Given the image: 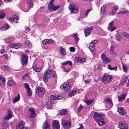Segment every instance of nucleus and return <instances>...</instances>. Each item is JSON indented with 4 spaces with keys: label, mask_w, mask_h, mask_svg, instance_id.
I'll use <instances>...</instances> for the list:
<instances>
[{
    "label": "nucleus",
    "mask_w": 129,
    "mask_h": 129,
    "mask_svg": "<svg viewBox=\"0 0 129 129\" xmlns=\"http://www.w3.org/2000/svg\"><path fill=\"white\" fill-rule=\"evenodd\" d=\"M105 114H98L95 113L94 115V120L100 126H102L105 124L104 121Z\"/></svg>",
    "instance_id": "f257e3e1"
},
{
    "label": "nucleus",
    "mask_w": 129,
    "mask_h": 129,
    "mask_svg": "<svg viewBox=\"0 0 129 129\" xmlns=\"http://www.w3.org/2000/svg\"><path fill=\"white\" fill-rule=\"evenodd\" d=\"M113 78L111 75L107 73H105L102 77V81L105 84L110 83L113 79Z\"/></svg>",
    "instance_id": "f03ea898"
},
{
    "label": "nucleus",
    "mask_w": 129,
    "mask_h": 129,
    "mask_svg": "<svg viewBox=\"0 0 129 129\" xmlns=\"http://www.w3.org/2000/svg\"><path fill=\"white\" fill-rule=\"evenodd\" d=\"M52 71L50 69H46L43 74V81L45 82H47L49 79L51 78L52 76Z\"/></svg>",
    "instance_id": "7ed1b4c3"
},
{
    "label": "nucleus",
    "mask_w": 129,
    "mask_h": 129,
    "mask_svg": "<svg viewBox=\"0 0 129 129\" xmlns=\"http://www.w3.org/2000/svg\"><path fill=\"white\" fill-rule=\"evenodd\" d=\"M35 91L37 95L39 97L43 96L46 93L44 89L40 86L36 87Z\"/></svg>",
    "instance_id": "20e7f679"
},
{
    "label": "nucleus",
    "mask_w": 129,
    "mask_h": 129,
    "mask_svg": "<svg viewBox=\"0 0 129 129\" xmlns=\"http://www.w3.org/2000/svg\"><path fill=\"white\" fill-rule=\"evenodd\" d=\"M61 124L63 127L65 129H69L71 126V122L70 121L63 120Z\"/></svg>",
    "instance_id": "39448f33"
},
{
    "label": "nucleus",
    "mask_w": 129,
    "mask_h": 129,
    "mask_svg": "<svg viewBox=\"0 0 129 129\" xmlns=\"http://www.w3.org/2000/svg\"><path fill=\"white\" fill-rule=\"evenodd\" d=\"M69 9L71 13H76L79 10L78 7L74 4H71L69 6Z\"/></svg>",
    "instance_id": "423d86ee"
},
{
    "label": "nucleus",
    "mask_w": 129,
    "mask_h": 129,
    "mask_svg": "<svg viewBox=\"0 0 129 129\" xmlns=\"http://www.w3.org/2000/svg\"><path fill=\"white\" fill-rule=\"evenodd\" d=\"M71 87L70 85L67 82L64 83L60 86V88L64 90H67Z\"/></svg>",
    "instance_id": "0eeeda50"
},
{
    "label": "nucleus",
    "mask_w": 129,
    "mask_h": 129,
    "mask_svg": "<svg viewBox=\"0 0 129 129\" xmlns=\"http://www.w3.org/2000/svg\"><path fill=\"white\" fill-rule=\"evenodd\" d=\"M119 128L120 129H128V125L124 121H121L118 124Z\"/></svg>",
    "instance_id": "6e6552de"
},
{
    "label": "nucleus",
    "mask_w": 129,
    "mask_h": 129,
    "mask_svg": "<svg viewBox=\"0 0 129 129\" xmlns=\"http://www.w3.org/2000/svg\"><path fill=\"white\" fill-rule=\"evenodd\" d=\"M28 116L31 118H33L35 116V113L33 108H30L29 109L27 113Z\"/></svg>",
    "instance_id": "1a4fd4ad"
},
{
    "label": "nucleus",
    "mask_w": 129,
    "mask_h": 129,
    "mask_svg": "<svg viewBox=\"0 0 129 129\" xmlns=\"http://www.w3.org/2000/svg\"><path fill=\"white\" fill-rule=\"evenodd\" d=\"M114 23L113 21H112L110 23H109L107 27L108 30L111 31L115 30L116 29V27L114 26Z\"/></svg>",
    "instance_id": "9d476101"
},
{
    "label": "nucleus",
    "mask_w": 129,
    "mask_h": 129,
    "mask_svg": "<svg viewBox=\"0 0 129 129\" xmlns=\"http://www.w3.org/2000/svg\"><path fill=\"white\" fill-rule=\"evenodd\" d=\"M98 41L95 40L92 41L89 45V49L92 52L94 50V45L98 42Z\"/></svg>",
    "instance_id": "9b49d317"
},
{
    "label": "nucleus",
    "mask_w": 129,
    "mask_h": 129,
    "mask_svg": "<svg viewBox=\"0 0 129 129\" xmlns=\"http://www.w3.org/2000/svg\"><path fill=\"white\" fill-rule=\"evenodd\" d=\"M24 122L23 121H21L18 123L16 127V129H28L24 127Z\"/></svg>",
    "instance_id": "f8f14e48"
},
{
    "label": "nucleus",
    "mask_w": 129,
    "mask_h": 129,
    "mask_svg": "<svg viewBox=\"0 0 129 129\" xmlns=\"http://www.w3.org/2000/svg\"><path fill=\"white\" fill-rule=\"evenodd\" d=\"M101 57L103 61L106 63H107L111 61L110 59L107 58L106 55L104 54H102Z\"/></svg>",
    "instance_id": "ddd939ff"
},
{
    "label": "nucleus",
    "mask_w": 129,
    "mask_h": 129,
    "mask_svg": "<svg viewBox=\"0 0 129 129\" xmlns=\"http://www.w3.org/2000/svg\"><path fill=\"white\" fill-rule=\"evenodd\" d=\"M118 111L120 114L123 115H126L127 113L126 110L122 107L118 108Z\"/></svg>",
    "instance_id": "4468645a"
},
{
    "label": "nucleus",
    "mask_w": 129,
    "mask_h": 129,
    "mask_svg": "<svg viewBox=\"0 0 129 129\" xmlns=\"http://www.w3.org/2000/svg\"><path fill=\"white\" fill-rule=\"evenodd\" d=\"M52 126L53 129H59L60 126L58 122L54 120L53 122Z\"/></svg>",
    "instance_id": "2eb2a0df"
},
{
    "label": "nucleus",
    "mask_w": 129,
    "mask_h": 129,
    "mask_svg": "<svg viewBox=\"0 0 129 129\" xmlns=\"http://www.w3.org/2000/svg\"><path fill=\"white\" fill-rule=\"evenodd\" d=\"M75 59L77 62L79 63L84 62L86 61V59L85 58L80 57H76Z\"/></svg>",
    "instance_id": "dca6fc26"
},
{
    "label": "nucleus",
    "mask_w": 129,
    "mask_h": 129,
    "mask_svg": "<svg viewBox=\"0 0 129 129\" xmlns=\"http://www.w3.org/2000/svg\"><path fill=\"white\" fill-rule=\"evenodd\" d=\"M93 28V26H91L86 29L84 30V33L85 35L86 36L89 35L92 31Z\"/></svg>",
    "instance_id": "f3484780"
},
{
    "label": "nucleus",
    "mask_w": 129,
    "mask_h": 129,
    "mask_svg": "<svg viewBox=\"0 0 129 129\" xmlns=\"http://www.w3.org/2000/svg\"><path fill=\"white\" fill-rule=\"evenodd\" d=\"M8 115L6 116L4 119V121H6L7 120H9L11 118L12 116V112L10 110H9L8 111Z\"/></svg>",
    "instance_id": "a211bd4d"
},
{
    "label": "nucleus",
    "mask_w": 129,
    "mask_h": 129,
    "mask_svg": "<svg viewBox=\"0 0 129 129\" xmlns=\"http://www.w3.org/2000/svg\"><path fill=\"white\" fill-rule=\"evenodd\" d=\"M127 94L125 93H123L120 95L118 96V100L119 102H121L124 100L126 95Z\"/></svg>",
    "instance_id": "6ab92c4d"
},
{
    "label": "nucleus",
    "mask_w": 129,
    "mask_h": 129,
    "mask_svg": "<svg viewBox=\"0 0 129 129\" xmlns=\"http://www.w3.org/2000/svg\"><path fill=\"white\" fill-rule=\"evenodd\" d=\"M59 7V6H56L52 4H50L48 6V8L50 10H52L54 11L56 10Z\"/></svg>",
    "instance_id": "aec40b11"
},
{
    "label": "nucleus",
    "mask_w": 129,
    "mask_h": 129,
    "mask_svg": "<svg viewBox=\"0 0 129 129\" xmlns=\"http://www.w3.org/2000/svg\"><path fill=\"white\" fill-rule=\"evenodd\" d=\"M27 6L28 9L27 10L24 11L25 12H28L29 10V9L32 7V1L31 0L28 1L27 3Z\"/></svg>",
    "instance_id": "412c9836"
},
{
    "label": "nucleus",
    "mask_w": 129,
    "mask_h": 129,
    "mask_svg": "<svg viewBox=\"0 0 129 129\" xmlns=\"http://www.w3.org/2000/svg\"><path fill=\"white\" fill-rule=\"evenodd\" d=\"M10 46L11 48H14L16 49L20 48L21 46L20 44L19 43L17 44L12 43L11 44Z\"/></svg>",
    "instance_id": "4be33fe9"
},
{
    "label": "nucleus",
    "mask_w": 129,
    "mask_h": 129,
    "mask_svg": "<svg viewBox=\"0 0 129 129\" xmlns=\"http://www.w3.org/2000/svg\"><path fill=\"white\" fill-rule=\"evenodd\" d=\"M9 19L12 22L14 21V22L17 23L18 20V18L17 16H14L12 17H9Z\"/></svg>",
    "instance_id": "5701e85b"
},
{
    "label": "nucleus",
    "mask_w": 129,
    "mask_h": 129,
    "mask_svg": "<svg viewBox=\"0 0 129 129\" xmlns=\"http://www.w3.org/2000/svg\"><path fill=\"white\" fill-rule=\"evenodd\" d=\"M43 128L44 129H50L49 123L47 121H45L44 123Z\"/></svg>",
    "instance_id": "b1692460"
},
{
    "label": "nucleus",
    "mask_w": 129,
    "mask_h": 129,
    "mask_svg": "<svg viewBox=\"0 0 129 129\" xmlns=\"http://www.w3.org/2000/svg\"><path fill=\"white\" fill-rule=\"evenodd\" d=\"M5 79L4 78V77L2 76H0V85H2L5 83Z\"/></svg>",
    "instance_id": "393cba45"
},
{
    "label": "nucleus",
    "mask_w": 129,
    "mask_h": 129,
    "mask_svg": "<svg viewBox=\"0 0 129 129\" xmlns=\"http://www.w3.org/2000/svg\"><path fill=\"white\" fill-rule=\"evenodd\" d=\"M106 7V5H104L101 8V12L102 14H104L106 12L105 10Z\"/></svg>",
    "instance_id": "a878e982"
},
{
    "label": "nucleus",
    "mask_w": 129,
    "mask_h": 129,
    "mask_svg": "<svg viewBox=\"0 0 129 129\" xmlns=\"http://www.w3.org/2000/svg\"><path fill=\"white\" fill-rule=\"evenodd\" d=\"M33 69L34 71L36 72H39L41 71L42 69V68L37 67L35 66H33Z\"/></svg>",
    "instance_id": "bb28decb"
},
{
    "label": "nucleus",
    "mask_w": 129,
    "mask_h": 129,
    "mask_svg": "<svg viewBox=\"0 0 129 129\" xmlns=\"http://www.w3.org/2000/svg\"><path fill=\"white\" fill-rule=\"evenodd\" d=\"M50 98L51 99L53 100H58L61 99L62 98V97L58 96L56 97L54 95H52L50 96Z\"/></svg>",
    "instance_id": "cd10ccee"
},
{
    "label": "nucleus",
    "mask_w": 129,
    "mask_h": 129,
    "mask_svg": "<svg viewBox=\"0 0 129 129\" xmlns=\"http://www.w3.org/2000/svg\"><path fill=\"white\" fill-rule=\"evenodd\" d=\"M7 84L8 85L10 86L12 85H16L14 81L12 80H9L8 81Z\"/></svg>",
    "instance_id": "c85d7f7f"
},
{
    "label": "nucleus",
    "mask_w": 129,
    "mask_h": 129,
    "mask_svg": "<svg viewBox=\"0 0 129 129\" xmlns=\"http://www.w3.org/2000/svg\"><path fill=\"white\" fill-rule=\"evenodd\" d=\"M127 78L126 77H122V80L121 83L122 84H123L125 83L127 81Z\"/></svg>",
    "instance_id": "c756f323"
},
{
    "label": "nucleus",
    "mask_w": 129,
    "mask_h": 129,
    "mask_svg": "<svg viewBox=\"0 0 129 129\" xmlns=\"http://www.w3.org/2000/svg\"><path fill=\"white\" fill-rule=\"evenodd\" d=\"M22 58L21 60V63L22 65H26L27 64L28 59L26 58L25 60H24Z\"/></svg>",
    "instance_id": "7c9ffc66"
},
{
    "label": "nucleus",
    "mask_w": 129,
    "mask_h": 129,
    "mask_svg": "<svg viewBox=\"0 0 129 129\" xmlns=\"http://www.w3.org/2000/svg\"><path fill=\"white\" fill-rule=\"evenodd\" d=\"M68 64H69L70 67H71L72 66V62L70 61L64 62H63L62 64V65L64 66Z\"/></svg>",
    "instance_id": "2f4dec72"
},
{
    "label": "nucleus",
    "mask_w": 129,
    "mask_h": 129,
    "mask_svg": "<svg viewBox=\"0 0 129 129\" xmlns=\"http://www.w3.org/2000/svg\"><path fill=\"white\" fill-rule=\"evenodd\" d=\"M20 98L19 94H18L17 97H15L13 100L12 102L13 103H15L16 102L18 101Z\"/></svg>",
    "instance_id": "473e14b6"
},
{
    "label": "nucleus",
    "mask_w": 129,
    "mask_h": 129,
    "mask_svg": "<svg viewBox=\"0 0 129 129\" xmlns=\"http://www.w3.org/2000/svg\"><path fill=\"white\" fill-rule=\"evenodd\" d=\"M67 111L66 109H62L60 111L59 114L61 115H64L67 113Z\"/></svg>",
    "instance_id": "72a5a7b5"
},
{
    "label": "nucleus",
    "mask_w": 129,
    "mask_h": 129,
    "mask_svg": "<svg viewBox=\"0 0 129 129\" xmlns=\"http://www.w3.org/2000/svg\"><path fill=\"white\" fill-rule=\"evenodd\" d=\"M60 53L61 54L63 55H66V51L64 49L61 47L60 48Z\"/></svg>",
    "instance_id": "f704fd0d"
},
{
    "label": "nucleus",
    "mask_w": 129,
    "mask_h": 129,
    "mask_svg": "<svg viewBox=\"0 0 129 129\" xmlns=\"http://www.w3.org/2000/svg\"><path fill=\"white\" fill-rule=\"evenodd\" d=\"M76 92V91L75 90H74L71 91L70 92L68 93V95L69 96L71 97L75 94Z\"/></svg>",
    "instance_id": "c9c22d12"
},
{
    "label": "nucleus",
    "mask_w": 129,
    "mask_h": 129,
    "mask_svg": "<svg viewBox=\"0 0 129 129\" xmlns=\"http://www.w3.org/2000/svg\"><path fill=\"white\" fill-rule=\"evenodd\" d=\"M117 68V67H116L113 68L111 67V66L110 65H108L107 66V68L108 69H110L111 70H116Z\"/></svg>",
    "instance_id": "e433bc0d"
},
{
    "label": "nucleus",
    "mask_w": 129,
    "mask_h": 129,
    "mask_svg": "<svg viewBox=\"0 0 129 129\" xmlns=\"http://www.w3.org/2000/svg\"><path fill=\"white\" fill-rule=\"evenodd\" d=\"M25 44L26 46L29 48H30L31 47V44L28 41H26L25 42Z\"/></svg>",
    "instance_id": "4c0bfd02"
},
{
    "label": "nucleus",
    "mask_w": 129,
    "mask_h": 129,
    "mask_svg": "<svg viewBox=\"0 0 129 129\" xmlns=\"http://www.w3.org/2000/svg\"><path fill=\"white\" fill-rule=\"evenodd\" d=\"M5 12L3 11H0V19H2L4 17Z\"/></svg>",
    "instance_id": "58836bf2"
},
{
    "label": "nucleus",
    "mask_w": 129,
    "mask_h": 129,
    "mask_svg": "<svg viewBox=\"0 0 129 129\" xmlns=\"http://www.w3.org/2000/svg\"><path fill=\"white\" fill-rule=\"evenodd\" d=\"M128 12L129 11L128 10H125L119 11V12H118V13L122 14L124 13H128Z\"/></svg>",
    "instance_id": "ea45409f"
},
{
    "label": "nucleus",
    "mask_w": 129,
    "mask_h": 129,
    "mask_svg": "<svg viewBox=\"0 0 129 129\" xmlns=\"http://www.w3.org/2000/svg\"><path fill=\"white\" fill-rule=\"evenodd\" d=\"M72 36L73 37H74L75 41L76 42H77L78 41V38L77 37V34L74 33L73 34Z\"/></svg>",
    "instance_id": "a19ab883"
},
{
    "label": "nucleus",
    "mask_w": 129,
    "mask_h": 129,
    "mask_svg": "<svg viewBox=\"0 0 129 129\" xmlns=\"http://www.w3.org/2000/svg\"><path fill=\"white\" fill-rule=\"evenodd\" d=\"M24 60H25L27 58L28 59V56L26 54H23L22 55L21 59V60H22V58H23Z\"/></svg>",
    "instance_id": "79ce46f5"
},
{
    "label": "nucleus",
    "mask_w": 129,
    "mask_h": 129,
    "mask_svg": "<svg viewBox=\"0 0 129 129\" xmlns=\"http://www.w3.org/2000/svg\"><path fill=\"white\" fill-rule=\"evenodd\" d=\"M9 25L7 24H5V25L2 27V29L4 30L7 29L9 27Z\"/></svg>",
    "instance_id": "37998d69"
},
{
    "label": "nucleus",
    "mask_w": 129,
    "mask_h": 129,
    "mask_svg": "<svg viewBox=\"0 0 129 129\" xmlns=\"http://www.w3.org/2000/svg\"><path fill=\"white\" fill-rule=\"evenodd\" d=\"M116 39L117 41H119L121 38V37L119 33H117L116 36Z\"/></svg>",
    "instance_id": "c03bdc74"
},
{
    "label": "nucleus",
    "mask_w": 129,
    "mask_h": 129,
    "mask_svg": "<svg viewBox=\"0 0 129 129\" xmlns=\"http://www.w3.org/2000/svg\"><path fill=\"white\" fill-rule=\"evenodd\" d=\"M107 101L109 103V104H110V106H113V104L111 100V99L110 98H108L107 99Z\"/></svg>",
    "instance_id": "a18cd8bd"
},
{
    "label": "nucleus",
    "mask_w": 129,
    "mask_h": 129,
    "mask_svg": "<svg viewBox=\"0 0 129 129\" xmlns=\"http://www.w3.org/2000/svg\"><path fill=\"white\" fill-rule=\"evenodd\" d=\"M1 67L2 69L4 70L8 69V67L7 66L5 65H2L1 66Z\"/></svg>",
    "instance_id": "49530a36"
},
{
    "label": "nucleus",
    "mask_w": 129,
    "mask_h": 129,
    "mask_svg": "<svg viewBox=\"0 0 129 129\" xmlns=\"http://www.w3.org/2000/svg\"><path fill=\"white\" fill-rule=\"evenodd\" d=\"M48 44H54V41L52 39H47Z\"/></svg>",
    "instance_id": "de8ad7c7"
},
{
    "label": "nucleus",
    "mask_w": 129,
    "mask_h": 129,
    "mask_svg": "<svg viewBox=\"0 0 129 129\" xmlns=\"http://www.w3.org/2000/svg\"><path fill=\"white\" fill-rule=\"evenodd\" d=\"M27 93H28V95L29 96H30L32 95V92L30 88L29 89L27 90Z\"/></svg>",
    "instance_id": "09e8293b"
},
{
    "label": "nucleus",
    "mask_w": 129,
    "mask_h": 129,
    "mask_svg": "<svg viewBox=\"0 0 129 129\" xmlns=\"http://www.w3.org/2000/svg\"><path fill=\"white\" fill-rule=\"evenodd\" d=\"M14 40V39L13 37H9L8 39V42L10 43L13 41Z\"/></svg>",
    "instance_id": "8fccbe9b"
},
{
    "label": "nucleus",
    "mask_w": 129,
    "mask_h": 129,
    "mask_svg": "<svg viewBox=\"0 0 129 129\" xmlns=\"http://www.w3.org/2000/svg\"><path fill=\"white\" fill-rule=\"evenodd\" d=\"M122 66L124 71L126 72L127 71V67L124 64H123Z\"/></svg>",
    "instance_id": "3c124183"
},
{
    "label": "nucleus",
    "mask_w": 129,
    "mask_h": 129,
    "mask_svg": "<svg viewBox=\"0 0 129 129\" xmlns=\"http://www.w3.org/2000/svg\"><path fill=\"white\" fill-rule=\"evenodd\" d=\"M85 102L87 105H88L92 103V101L89 100H86L85 101Z\"/></svg>",
    "instance_id": "603ef678"
},
{
    "label": "nucleus",
    "mask_w": 129,
    "mask_h": 129,
    "mask_svg": "<svg viewBox=\"0 0 129 129\" xmlns=\"http://www.w3.org/2000/svg\"><path fill=\"white\" fill-rule=\"evenodd\" d=\"M42 43L44 44H48L47 39H46L43 40Z\"/></svg>",
    "instance_id": "864d4df0"
},
{
    "label": "nucleus",
    "mask_w": 129,
    "mask_h": 129,
    "mask_svg": "<svg viewBox=\"0 0 129 129\" xmlns=\"http://www.w3.org/2000/svg\"><path fill=\"white\" fill-rule=\"evenodd\" d=\"M124 36H125L126 38H129V34L126 32H124L123 33Z\"/></svg>",
    "instance_id": "5fc2aeb1"
},
{
    "label": "nucleus",
    "mask_w": 129,
    "mask_h": 129,
    "mask_svg": "<svg viewBox=\"0 0 129 129\" xmlns=\"http://www.w3.org/2000/svg\"><path fill=\"white\" fill-rule=\"evenodd\" d=\"M118 8V7L117 6H116L114 7L113 9V10H114L115 12L117 11Z\"/></svg>",
    "instance_id": "6e6d98bb"
},
{
    "label": "nucleus",
    "mask_w": 129,
    "mask_h": 129,
    "mask_svg": "<svg viewBox=\"0 0 129 129\" xmlns=\"http://www.w3.org/2000/svg\"><path fill=\"white\" fill-rule=\"evenodd\" d=\"M70 51L71 52H74L75 50V48L73 47H71L69 48Z\"/></svg>",
    "instance_id": "4d7b16f0"
},
{
    "label": "nucleus",
    "mask_w": 129,
    "mask_h": 129,
    "mask_svg": "<svg viewBox=\"0 0 129 129\" xmlns=\"http://www.w3.org/2000/svg\"><path fill=\"white\" fill-rule=\"evenodd\" d=\"M83 108V106L81 105H80L78 107V111L79 112Z\"/></svg>",
    "instance_id": "13d9d810"
},
{
    "label": "nucleus",
    "mask_w": 129,
    "mask_h": 129,
    "mask_svg": "<svg viewBox=\"0 0 129 129\" xmlns=\"http://www.w3.org/2000/svg\"><path fill=\"white\" fill-rule=\"evenodd\" d=\"M110 53L113 56H115L116 55V53L114 52V50H111Z\"/></svg>",
    "instance_id": "bf43d9fd"
},
{
    "label": "nucleus",
    "mask_w": 129,
    "mask_h": 129,
    "mask_svg": "<svg viewBox=\"0 0 129 129\" xmlns=\"http://www.w3.org/2000/svg\"><path fill=\"white\" fill-rule=\"evenodd\" d=\"M25 87L27 89H29L30 88L29 87V85L27 83H25Z\"/></svg>",
    "instance_id": "052dcab7"
},
{
    "label": "nucleus",
    "mask_w": 129,
    "mask_h": 129,
    "mask_svg": "<svg viewBox=\"0 0 129 129\" xmlns=\"http://www.w3.org/2000/svg\"><path fill=\"white\" fill-rule=\"evenodd\" d=\"M86 84L89 83H90V80L87 79L84 80Z\"/></svg>",
    "instance_id": "680f3d73"
},
{
    "label": "nucleus",
    "mask_w": 129,
    "mask_h": 129,
    "mask_svg": "<svg viewBox=\"0 0 129 129\" xmlns=\"http://www.w3.org/2000/svg\"><path fill=\"white\" fill-rule=\"evenodd\" d=\"M115 12L114 11V10H113L110 13V15H114Z\"/></svg>",
    "instance_id": "e2e57ef3"
},
{
    "label": "nucleus",
    "mask_w": 129,
    "mask_h": 129,
    "mask_svg": "<svg viewBox=\"0 0 129 129\" xmlns=\"http://www.w3.org/2000/svg\"><path fill=\"white\" fill-rule=\"evenodd\" d=\"M72 74L74 76H78V74L76 72H73L72 73Z\"/></svg>",
    "instance_id": "0e129e2a"
},
{
    "label": "nucleus",
    "mask_w": 129,
    "mask_h": 129,
    "mask_svg": "<svg viewBox=\"0 0 129 129\" xmlns=\"http://www.w3.org/2000/svg\"><path fill=\"white\" fill-rule=\"evenodd\" d=\"M5 51V50L4 49H2L0 50V53L1 54H3Z\"/></svg>",
    "instance_id": "69168bd1"
},
{
    "label": "nucleus",
    "mask_w": 129,
    "mask_h": 129,
    "mask_svg": "<svg viewBox=\"0 0 129 129\" xmlns=\"http://www.w3.org/2000/svg\"><path fill=\"white\" fill-rule=\"evenodd\" d=\"M91 10V9H89L86 11V15L88 14L89 12Z\"/></svg>",
    "instance_id": "338daca9"
},
{
    "label": "nucleus",
    "mask_w": 129,
    "mask_h": 129,
    "mask_svg": "<svg viewBox=\"0 0 129 129\" xmlns=\"http://www.w3.org/2000/svg\"><path fill=\"white\" fill-rule=\"evenodd\" d=\"M56 76V73H53L52 74L51 77H53L55 78Z\"/></svg>",
    "instance_id": "774afa93"
}]
</instances>
